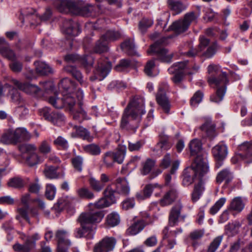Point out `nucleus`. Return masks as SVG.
Instances as JSON below:
<instances>
[{"label": "nucleus", "instance_id": "nucleus-1", "mask_svg": "<svg viewBox=\"0 0 252 252\" xmlns=\"http://www.w3.org/2000/svg\"><path fill=\"white\" fill-rule=\"evenodd\" d=\"M205 174V162L202 156H198L194 159L190 167L185 169L184 171L183 183L184 185L189 186L193 181H197L195 185L194 191L192 194V200L196 201L201 195L203 188L204 176Z\"/></svg>", "mask_w": 252, "mask_h": 252}, {"label": "nucleus", "instance_id": "nucleus-2", "mask_svg": "<svg viewBox=\"0 0 252 252\" xmlns=\"http://www.w3.org/2000/svg\"><path fill=\"white\" fill-rule=\"evenodd\" d=\"M145 113L142 100L134 99L131 100L124 110L121 119V127L135 132L138 127L141 116Z\"/></svg>", "mask_w": 252, "mask_h": 252}, {"label": "nucleus", "instance_id": "nucleus-3", "mask_svg": "<svg viewBox=\"0 0 252 252\" xmlns=\"http://www.w3.org/2000/svg\"><path fill=\"white\" fill-rule=\"evenodd\" d=\"M103 217V214L101 211L81 214L78 218L81 227L77 229L76 237H88L92 231V223L99 222Z\"/></svg>", "mask_w": 252, "mask_h": 252}, {"label": "nucleus", "instance_id": "nucleus-4", "mask_svg": "<svg viewBox=\"0 0 252 252\" xmlns=\"http://www.w3.org/2000/svg\"><path fill=\"white\" fill-rule=\"evenodd\" d=\"M210 86L217 88V94L210 97L211 101L216 103L220 102L223 98L226 91V85L229 82L227 73L222 72L218 77L211 76L208 78Z\"/></svg>", "mask_w": 252, "mask_h": 252}, {"label": "nucleus", "instance_id": "nucleus-5", "mask_svg": "<svg viewBox=\"0 0 252 252\" xmlns=\"http://www.w3.org/2000/svg\"><path fill=\"white\" fill-rule=\"evenodd\" d=\"M166 37H162L155 42L150 46V48L147 51L149 54L154 53L158 57V59L160 61L170 63L172 62L174 54L171 53L168 54V51L167 49L163 47V46L168 44Z\"/></svg>", "mask_w": 252, "mask_h": 252}, {"label": "nucleus", "instance_id": "nucleus-6", "mask_svg": "<svg viewBox=\"0 0 252 252\" xmlns=\"http://www.w3.org/2000/svg\"><path fill=\"white\" fill-rule=\"evenodd\" d=\"M197 16L194 12L186 13L183 19H179L174 22L169 27L168 31H173L176 33L179 34L186 32L191 22L195 21Z\"/></svg>", "mask_w": 252, "mask_h": 252}, {"label": "nucleus", "instance_id": "nucleus-7", "mask_svg": "<svg viewBox=\"0 0 252 252\" xmlns=\"http://www.w3.org/2000/svg\"><path fill=\"white\" fill-rule=\"evenodd\" d=\"M111 67V63L107 58H100L97 62V67L94 71V75L90 77V80L91 81L102 80L108 75Z\"/></svg>", "mask_w": 252, "mask_h": 252}, {"label": "nucleus", "instance_id": "nucleus-8", "mask_svg": "<svg viewBox=\"0 0 252 252\" xmlns=\"http://www.w3.org/2000/svg\"><path fill=\"white\" fill-rule=\"evenodd\" d=\"M63 97L60 98L57 97L56 94L55 95L50 96L48 99V102L54 107L61 108L63 105H67L69 107L70 111L73 109V106L76 103V99L74 97V94H64L63 93Z\"/></svg>", "mask_w": 252, "mask_h": 252}, {"label": "nucleus", "instance_id": "nucleus-9", "mask_svg": "<svg viewBox=\"0 0 252 252\" xmlns=\"http://www.w3.org/2000/svg\"><path fill=\"white\" fill-rule=\"evenodd\" d=\"M188 63V61H186L175 63L168 68L169 73L174 74L171 80L176 85H179L183 81L186 74L185 69L187 68Z\"/></svg>", "mask_w": 252, "mask_h": 252}, {"label": "nucleus", "instance_id": "nucleus-10", "mask_svg": "<svg viewBox=\"0 0 252 252\" xmlns=\"http://www.w3.org/2000/svg\"><path fill=\"white\" fill-rule=\"evenodd\" d=\"M248 142L244 143L239 147V153L236 154L231 158L233 164L238 163L241 160H245L246 162H252V153L249 154L250 149Z\"/></svg>", "mask_w": 252, "mask_h": 252}, {"label": "nucleus", "instance_id": "nucleus-11", "mask_svg": "<svg viewBox=\"0 0 252 252\" xmlns=\"http://www.w3.org/2000/svg\"><path fill=\"white\" fill-rule=\"evenodd\" d=\"M116 242V239L113 237H106L95 245L94 248V252L112 251L115 247Z\"/></svg>", "mask_w": 252, "mask_h": 252}, {"label": "nucleus", "instance_id": "nucleus-12", "mask_svg": "<svg viewBox=\"0 0 252 252\" xmlns=\"http://www.w3.org/2000/svg\"><path fill=\"white\" fill-rule=\"evenodd\" d=\"M67 232L63 230H58L56 233V238L58 243V252H68L71 243L66 237Z\"/></svg>", "mask_w": 252, "mask_h": 252}, {"label": "nucleus", "instance_id": "nucleus-13", "mask_svg": "<svg viewBox=\"0 0 252 252\" xmlns=\"http://www.w3.org/2000/svg\"><path fill=\"white\" fill-rule=\"evenodd\" d=\"M39 238L40 236L38 233H34L27 237L24 245L16 243L13 246V248L14 251L17 252L23 251L24 252H28L35 247V242Z\"/></svg>", "mask_w": 252, "mask_h": 252}, {"label": "nucleus", "instance_id": "nucleus-14", "mask_svg": "<svg viewBox=\"0 0 252 252\" xmlns=\"http://www.w3.org/2000/svg\"><path fill=\"white\" fill-rule=\"evenodd\" d=\"M10 82L19 90L27 94H37L41 90L36 85L29 83H22L14 78L11 79Z\"/></svg>", "mask_w": 252, "mask_h": 252}, {"label": "nucleus", "instance_id": "nucleus-15", "mask_svg": "<svg viewBox=\"0 0 252 252\" xmlns=\"http://www.w3.org/2000/svg\"><path fill=\"white\" fill-rule=\"evenodd\" d=\"M64 33L70 36H75L80 32L79 25L72 19L65 20L63 22Z\"/></svg>", "mask_w": 252, "mask_h": 252}, {"label": "nucleus", "instance_id": "nucleus-16", "mask_svg": "<svg viewBox=\"0 0 252 252\" xmlns=\"http://www.w3.org/2000/svg\"><path fill=\"white\" fill-rule=\"evenodd\" d=\"M158 103L161 107L165 113L168 114L170 110V104L164 89L159 88L156 95Z\"/></svg>", "mask_w": 252, "mask_h": 252}, {"label": "nucleus", "instance_id": "nucleus-17", "mask_svg": "<svg viewBox=\"0 0 252 252\" xmlns=\"http://www.w3.org/2000/svg\"><path fill=\"white\" fill-rule=\"evenodd\" d=\"M0 53L3 57L10 61L16 58L14 52L10 48L3 38H0Z\"/></svg>", "mask_w": 252, "mask_h": 252}, {"label": "nucleus", "instance_id": "nucleus-18", "mask_svg": "<svg viewBox=\"0 0 252 252\" xmlns=\"http://www.w3.org/2000/svg\"><path fill=\"white\" fill-rule=\"evenodd\" d=\"M212 153L216 159L222 160L227 156V148L223 143H220L213 148Z\"/></svg>", "mask_w": 252, "mask_h": 252}, {"label": "nucleus", "instance_id": "nucleus-19", "mask_svg": "<svg viewBox=\"0 0 252 252\" xmlns=\"http://www.w3.org/2000/svg\"><path fill=\"white\" fill-rule=\"evenodd\" d=\"M64 71L71 75L74 79L77 80L81 85L87 86L86 82L83 80V75L81 71L76 67L72 65H67L64 67Z\"/></svg>", "mask_w": 252, "mask_h": 252}, {"label": "nucleus", "instance_id": "nucleus-20", "mask_svg": "<svg viewBox=\"0 0 252 252\" xmlns=\"http://www.w3.org/2000/svg\"><path fill=\"white\" fill-rule=\"evenodd\" d=\"M168 8L176 15L181 13L187 8V5L178 0H167Z\"/></svg>", "mask_w": 252, "mask_h": 252}, {"label": "nucleus", "instance_id": "nucleus-21", "mask_svg": "<svg viewBox=\"0 0 252 252\" xmlns=\"http://www.w3.org/2000/svg\"><path fill=\"white\" fill-rule=\"evenodd\" d=\"M177 197V192L176 189L172 188L160 199V204L162 206L170 205L175 201Z\"/></svg>", "mask_w": 252, "mask_h": 252}, {"label": "nucleus", "instance_id": "nucleus-22", "mask_svg": "<svg viewBox=\"0 0 252 252\" xmlns=\"http://www.w3.org/2000/svg\"><path fill=\"white\" fill-rule=\"evenodd\" d=\"M217 135L216 125L210 118H206V139H213Z\"/></svg>", "mask_w": 252, "mask_h": 252}, {"label": "nucleus", "instance_id": "nucleus-23", "mask_svg": "<svg viewBox=\"0 0 252 252\" xmlns=\"http://www.w3.org/2000/svg\"><path fill=\"white\" fill-rule=\"evenodd\" d=\"M116 191L119 194L127 195L129 192L128 183L125 178H119L116 180Z\"/></svg>", "mask_w": 252, "mask_h": 252}, {"label": "nucleus", "instance_id": "nucleus-24", "mask_svg": "<svg viewBox=\"0 0 252 252\" xmlns=\"http://www.w3.org/2000/svg\"><path fill=\"white\" fill-rule=\"evenodd\" d=\"M182 205L180 202H178L170 211L169 216V223L170 225L173 226L178 221L180 215Z\"/></svg>", "mask_w": 252, "mask_h": 252}, {"label": "nucleus", "instance_id": "nucleus-25", "mask_svg": "<svg viewBox=\"0 0 252 252\" xmlns=\"http://www.w3.org/2000/svg\"><path fill=\"white\" fill-rule=\"evenodd\" d=\"M78 63L86 69V72L88 73L93 66L94 58L91 55H84L80 57Z\"/></svg>", "mask_w": 252, "mask_h": 252}, {"label": "nucleus", "instance_id": "nucleus-26", "mask_svg": "<svg viewBox=\"0 0 252 252\" xmlns=\"http://www.w3.org/2000/svg\"><path fill=\"white\" fill-rule=\"evenodd\" d=\"M34 64L36 72L41 75H48L53 73V69L44 62L36 61Z\"/></svg>", "mask_w": 252, "mask_h": 252}, {"label": "nucleus", "instance_id": "nucleus-27", "mask_svg": "<svg viewBox=\"0 0 252 252\" xmlns=\"http://www.w3.org/2000/svg\"><path fill=\"white\" fill-rule=\"evenodd\" d=\"M59 88L64 90V94H70L75 89L76 87V84L74 81L68 79H63L59 85Z\"/></svg>", "mask_w": 252, "mask_h": 252}, {"label": "nucleus", "instance_id": "nucleus-28", "mask_svg": "<svg viewBox=\"0 0 252 252\" xmlns=\"http://www.w3.org/2000/svg\"><path fill=\"white\" fill-rule=\"evenodd\" d=\"M108 43L101 36L99 39L95 42L93 48V52L96 54H102L109 51Z\"/></svg>", "mask_w": 252, "mask_h": 252}, {"label": "nucleus", "instance_id": "nucleus-29", "mask_svg": "<svg viewBox=\"0 0 252 252\" xmlns=\"http://www.w3.org/2000/svg\"><path fill=\"white\" fill-rule=\"evenodd\" d=\"M189 148L190 155L191 156L197 155L196 157H197L198 156H202L203 157V155L199 154V153L203 150L202 144L199 140L197 139H194L192 140L189 144Z\"/></svg>", "mask_w": 252, "mask_h": 252}, {"label": "nucleus", "instance_id": "nucleus-30", "mask_svg": "<svg viewBox=\"0 0 252 252\" xmlns=\"http://www.w3.org/2000/svg\"><path fill=\"white\" fill-rule=\"evenodd\" d=\"M233 178L232 172L229 168H226L219 172L217 176L216 181L218 183H221L225 181L228 183Z\"/></svg>", "mask_w": 252, "mask_h": 252}, {"label": "nucleus", "instance_id": "nucleus-31", "mask_svg": "<svg viewBox=\"0 0 252 252\" xmlns=\"http://www.w3.org/2000/svg\"><path fill=\"white\" fill-rule=\"evenodd\" d=\"M0 141L4 144H16L17 142L14 130L9 129L3 133Z\"/></svg>", "mask_w": 252, "mask_h": 252}, {"label": "nucleus", "instance_id": "nucleus-32", "mask_svg": "<svg viewBox=\"0 0 252 252\" xmlns=\"http://www.w3.org/2000/svg\"><path fill=\"white\" fill-rule=\"evenodd\" d=\"M82 103L79 102L77 105L78 109L75 108L71 110L73 118L74 120L81 122L83 120L86 118V112L82 107Z\"/></svg>", "mask_w": 252, "mask_h": 252}, {"label": "nucleus", "instance_id": "nucleus-33", "mask_svg": "<svg viewBox=\"0 0 252 252\" xmlns=\"http://www.w3.org/2000/svg\"><path fill=\"white\" fill-rule=\"evenodd\" d=\"M219 48L216 42L210 43V40L206 38V59L212 58L217 53Z\"/></svg>", "mask_w": 252, "mask_h": 252}, {"label": "nucleus", "instance_id": "nucleus-34", "mask_svg": "<svg viewBox=\"0 0 252 252\" xmlns=\"http://www.w3.org/2000/svg\"><path fill=\"white\" fill-rule=\"evenodd\" d=\"M17 143L31 138V135L24 128H17L14 130Z\"/></svg>", "mask_w": 252, "mask_h": 252}, {"label": "nucleus", "instance_id": "nucleus-35", "mask_svg": "<svg viewBox=\"0 0 252 252\" xmlns=\"http://www.w3.org/2000/svg\"><path fill=\"white\" fill-rule=\"evenodd\" d=\"M121 49L127 55L133 56L136 54L135 46L133 41L130 39H126L121 44Z\"/></svg>", "mask_w": 252, "mask_h": 252}, {"label": "nucleus", "instance_id": "nucleus-36", "mask_svg": "<svg viewBox=\"0 0 252 252\" xmlns=\"http://www.w3.org/2000/svg\"><path fill=\"white\" fill-rule=\"evenodd\" d=\"M154 188V187L152 184L146 185L142 191L136 193V198L138 200H143L150 197L153 192Z\"/></svg>", "mask_w": 252, "mask_h": 252}, {"label": "nucleus", "instance_id": "nucleus-37", "mask_svg": "<svg viewBox=\"0 0 252 252\" xmlns=\"http://www.w3.org/2000/svg\"><path fill=\"white\" fill-rule=\"evenodd\" d=\"M145 225L142 221L134 222L126 230V233L129 235H134L138 233L144 228Z\"/></svg>", "mask_w": 252, "mask_h": 252}, {"label": "nucleus", "instance_id": "nucleus-38", "mask_svg": "<svg viewBox=\"0 0 252 252\" xmlns=\"http://www.w3.org/2000/svg\"><path fill=\"white\" fill-rule=\"evenodd\" d=\"M9 96L12 102L18 105L24 104V99L17 89L15 88L11 89L9 92Z\"/></svg>", "mask_w": 252, "mask_h": 252}, {"label": "nucleus", "instance_id": "nucleus-39", "mask_svg": "<svg viewBox=\"0 0 252 252\" xmlns=\"http://www.w3.org/2000/svg\"><path fill=\"white\" fill-rule=\"evenodd\" d=\"M245 204L240 197H236L232 199L229 206V210L240 212L244 209Z\"/></svg>", "mask_w": 252, "mask_h": 252}, {"label": "nucleus", "instance_id": "nucleus-40", "mask_svg": "<svg viewBox=\"0 0 252 252\" xmlns=\"http://www.w3.org/2000/svg\"><path fill=\"white\" fill-rule=\"evenodd\" d=\"M95 7L90 4H87L84 6L81 5L80 11L78 15L84 17L95 16L94 10Z\"/></svg>", "mask_w": 252, "mask_h": 252}, {"label": "nucleus", "instance_id": "nucleus-41", "mask_svg": "<svg viewBox=\"0 0 252 252\" xmlns=\"http://www.w3.org/2000/svg\"><path fill=\"white\" fill-rule=\"evenodd\" d=\"M205 48V37L202 36L200 38V43L198 46V49H191L184 54L188 57H194L196 56L199 51H202Z\"/></svg>", "mask_w": 252, "mask_h": 252}, {"label": "nucleus", "instance_id": "nucleus-42", "mask_svg": "<svg viewBox=\"0 0 252 252\" xmlns=\"http://www.w3.org/2000/svg\"><path fill=\"white\" fill-rule=\"evenodd\" d=\"M126 153V147L121 146L118 148L117 150L113 152L115 162L121 164L123 162Z\"/></svg>", "mask_w": 252, "mask_h": 252}, {"label": "nucleus", "instance_id": "nucleus-43", "mask_svg": "<svg viewBox=\"0 0 252 252\" xmlns=\"http://www.w3.org/2000/svg\"><path fill=\"white\" fill-rule=\"evenodd\" d=\"M68 0H55L54 5L57 9L62 13H68Z\"/></svg>", "mask_w": 252, "mask_h": 252}, {"label": "nucleus", "instance_id": "nucleus-44", "mask_svg": "<svg viewBox=\"0 0 252 252\" xmlns=\"http://www.w3.org/2000/svg\"><path fill=\"white\" fill-rule=\"evenodd\" d=\"M68 13L74 15H78L80 11L81 2L74 0H68Z\"/></svg>", "mask_w": 252, "mask_h": 252}, {"label": "nucleus", "instance_id": "nucleus-45", "mask_svg": "<svg viewBox=\"0 0 252 252\" xmlns=\"http://www.w3.org/2000/svg\"><path fill=\"white\" fill-rule=\"evenodd\" d=\"M73 128L76 129V133L80 137L89 141L92 140L93 137L91 136L90 132L86 128L77 126H73Z\"/></svg>", "mask_w": 252, "mask_h": 252}, {"label": "nucleus", "instance_id": "nucleus-46", "mask_svg": "<svg viewBox=\"0 0 252 252\" xmlns=\"http://www.w3.org/2000/svg\"><path fill=\"white\" fill-rule=\"evenodd\" d=\"M83 149L86 153L93 156L99 155L101 153L100 147L94 143L84 146Z\"/></svg>", "mask_w": 252, "mask_h": 252}, {"label": "nucleus", "instance_id": "nucleus-47", "mask_svg": "<svg viewBox=\"0 0 252 252\" xmlns=\"http://www.w3.org/2000/svg\"><path fill=\"white\" fill-rule=\"evenodd\" d=\"M116 192V190L113 189L111 185L108 186L103 192L105 198L111 203V204L116 201L115 195V193Z\"/></svg>", "mask_w": 252, "mask_h": 252}, {"label": "nucleus", "instance_id": "nucleus-48", "mask_svg": "<svg viewBox=\"0 0 252 252\" xmlns=\"http://www.w3.org/2000/svg\"><path fill=\"white\" fill-rule=\"evenodd\" d=\"M155 165V161L151 158H148L142 163L141 172L143 175L149 174Z\"/></svg>", "mask_w": 252, "mask_h": 252}, {"label": "nucleus", "instance_id": "nucleus-49", "mask_svg": "<svg viewBox=\"0 0 252 252\" xmlns=\"http://www.w3.org/2000/svg\"><path fill=\"white\" fill-rule=\"evenodd\" d=\"M78 195L81 198L91 199L94 197V194L88 188L83 187L77 190Z\"/></svg>", "mask_w": 252, "mask_h": 252}, {"label": "nucleus", "instance_id": "nucleus-50", "mask_svg": "<svg viewBox=\"0 0 252 252\" xmlns=\"http://www.w3.org/2000/svg\"><path fill=\"white\" fill-rule=\"evenodd\" d=\"M102 39L106 40L108 43L118 39L120 37V34L117 32L108 31L105 33L101 35Z\"/></svg>", "mask_w": 252, "mask_h": 252}, {"label": "nucleus", "instance_id": "nucleus-51", "mask_svg": "<svg viewBox=\"0 0 252 252\" xmlns=\"http://www.w3.org/2000/svg\"><path fill=\"white\" fill-rule=\"evenodd\" d=\"M58 168V167L53 166L46 167L44 171L45 176L49 179L57 178L59 177L57 172Z\"/></svg>", "mask_w": 252, "mask_h": 252}, {"label": "nucleus", "instance_id": "nucleus-52", "mask_svg": "<svg viewBox=\"0 0 252 252\" xmlns=\"http://www.w3.org/2000/svg\"><path fill=\"white\" fill-rule=\"evenodd\" d=\"M132 65L131 60L128 59H122L120 60L119 64L115 66L114 69L119 72L123 71Z\"/></svg>", "mask_w": 252, "mask_h": 252}, {"label": "nucleus", "instance_id": "nucleus-53", "mask_svg": "<svg viewBox=\"0 0 252 252\" xmlns=\"http://www.w3.org/2000/svg\"><path fill=\"white\" fill-rule=\"evenodd\" d=\"M157 148L161 150H167L171 147L168 142V138L166 136H160L159 142L157 144Z\"/></svg>", "mask_w": 252, "mask_h": 252}, {"label": "nucleus", "instance_id": "nucleus-54", "mask_svg": "<svg viewBox=\"0 0 252 252\" xmlns=\"http://www.w3.org/2000/svg\"><path fill=\"white\" fill-rule=\"evenodd\" d=\"M21 152L27 153L29 156L35 153L36 147L34 144H24L21 145L19 147Z\"/></svg>", "mask_w": 252, "mask_h": 252}, {"label": "nucleus", "instance_id": "nucleus-55", "mask_svg": "<svg viewBox=\"0 0 252 252\" xmlns=\"http://www.w3.org/2000/svg\"><path fill=\"white\" fill-rule=\"evenodd\" d=\"M107 224L110 226H115L120 222V218L118 214L112 213L108 215L106 220Z\"/></svg>", "mask_w": 252, "mask_h": 252}, {"label": "nucleus", "instance_id": "nucleus-56", "mask_svg": "<svg viewBox=\"0 0 252 252\" xmlns=\"http://www.w3.org/2000/svg\"><path fill=\"white\" fill-rule=\"evenodd\" d=\"M89 183L91 188L96 192L101 191L104 187V184L93 177L89 179Z\"/></svg>", "mask_w": 252, "mask_h": 252}, {"label": "nucleus", "instance_id": "nucleus-57", "mask_svg": "<svg viewBox=\"0 0 252 252\" xmlns=\"http://www.w3.org/2000/svg\"><path fill=\"white\" fill-rule=\"evenodd\" d=\"M52 14V12L51 9L49 8H47L46 9V11L44 12V13L41 17H39V18L36 17V19L35 22H31V26H32L38 25L39 21H46L48 20L50 18Z\"/></svg>", "mask_w": 252, "mask_h": 252}, {"label": "nucleus", "instance_id": "nucleus-58", "mask_svg": "<svg viewBox=\"0 0 252 252\" xmlns=\"http://www.w3.org/2000/svg\"><path fill=\"white\" fill-rule=\"evenodd\" d=\"M153 24L152 20L144 18L139 23V29L141 32L144 33Z\"/></svg>", "mask_w": 252, "mask_h": 252}, {"label": "nucleus", "instance_id": "nucleus-59", "mask_svg": "<svg viewBox=\"0 0 252 252\" xmlns=\"http://www.w3.org/2000/svg\"><path fill=\"white\" fill-rule=\"evenodd\" d=\"M9 187L14 188H21L24 186V181L20 178H13L11 179L8 182Z\"/></svg>", "mask_w": 252, "mask_h": 252}, {"label": "nucleus", "instance_id": "nucleus-60", "mask_svg": "<svg viewBox=\"0 0 252 252\" xmlns=\"http://www.w3.org/2000/svg\"><path fill=\"white\" fill-rule=\"evenodd\" d=\"M103 161L107 167H112L113 166V163L115 162L113 152H106L103 157Z\"/></svg>", "mask_w": 252, "mask_h": 252}, {"label": "nucleus", "instance_id": "nucleus-61", "mask_svg": "<svg viewBox=\"0 0 252 252\" xmlns=\"http://www.w3.org/2000/svg\"><path fill=\"white\" fill-rule=\"evenodd\" d=\"M12 62L9 64L10 69L14 73H19L23 69V63L16 60V58L11 60Z\"/></svg>", "mask_w": 252, "mask_h": 252}, {"label": "nucleus", "instance_id": "nucleus-62", "mask_svg": "<svg viewBox=\"0 0 252 252\" xmlns=\"http://www.w3.org/2000/svg\"><path fill=\"white\" fill-rule=\"evenodd\" d=\"M72 164L75 170L79 172L82 170V165L83 162V158L79 156H76L71 159Z\"/></svg>", "mask_w": 252, "mask_h": 252}, {"label": "nucleus", "instance_id": "nucleus-63", "mask_svg": "<svg viewBox=\"0 0 252 252\" xmlns=\"http://www.w3.org/2000/svg\"><path fill=\"white\" fill-rule=\"evenodd\" d=\"M204 94L203 93L197 91L196 92L190 100V104L192 106H196L202 100Z\"/></svg>", "mask_w": 252, "mask_h": 252}, {"label": "nucleus", "instance_id": "nucleus-64", "mask_svg": "<svg viewBox=\"0 0 252 252\" xmlns=\"http://www.w3.org/2000/svg\"><path fill=\"white\" fill-rule=\"evenodd\" d=\"M222 239V236H220L216 237L211 243L208 247L207 252H215L220 246Z\"/></svg>", "mask_w": 252, "mask_h": 252}]
</instances>
